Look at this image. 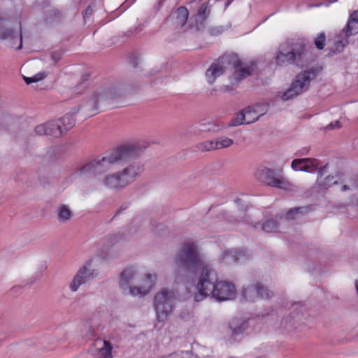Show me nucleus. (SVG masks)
<instances>
[{
    "label": "nucleus",
    "instance_id": "nucleus-23",
    "mask_svg": "<svg viewBox=\"0 0 358 358\" xmlns=\"http://www.w3.org/2000/svg\"><path fill=\"white\" fill-rule=\"evenodd\" d=\"M229 327L232 332V336L236 339L237 336L243 334L248 328V322L240 319H233L229 322Z\"/></svg>",
    "mask_w": 358,
    "mask_h": 358
},
{
    "label": "nucleus",
    "instance_id": "nucleus-48",
    "mask_svg": "<svg viewBox=\"0 0 358 358\" xmlns=\"http://www.w3.org/2000/svg\"><path fill=\"white\" fill-rule=\"evenodd\" d=\"M350 181L352 182L351 185L352 187H358V175L354 176L351 179Z\"/></svg>",
    "mask_w": 358,
    "mask_h": 358
},
{
    "label": "nucleus",
    "instance_id": "nucleus-35",
    "mask_svg": "<svg viewBox=\"0 0 358 358\" xmlns=\"http://www.w3.org/2000/svg\"><path fill=\"white\" fill-rule=\"evenodd\" d=\"M135 270L133 267H128L126 268L122 273H121V283L127 285L128 282L133 278V277L135 275Z\"/></svg>",
    "mask_w": 358,
    "mask_h": 358
},
{
    "label": "nucleus",
    "instance_id": "nucleus-6",
    "mask_svg": "<svg viewBox=\"0 0 358 358\" xmlns=\"http://www.w3.org/2000/svg\"><path fill=\"white\" fill-rule=\"evenodd\" d=\"M255 178L267 186L287 189L291 184L285 179L282 170H276L266 166L259 167L255 172Z\"/></svg>",
    "mask_w": 358,
    "mask_h": 358
},
{
    "label": "nucleus",
    "instance_id": "nucleus-9",
    "mask_svg": "<svg viewBox=\"0 0 358 358\" xmlns=\"http://www.w3.org/2000/svg\"><path fill=\"white\" fill-rule=\"evenodd\" d=\"M143 165L138 162H134L122 171H118L124 188L132 184L143 172Z\"/></svg>",
    "mask_w": 358,
    "mask_h": 358
},
{
    "label": "nucleus",
    "instance_id": "nucleus-8",
    "mask_svg": "<svg viewBox=\"0 0 358 358\" xmlns=\"http://www.w3.org/2000/svg\"><path fill=\"white\" fill-rule=\"evenodd\" d=\"M272 292L259 282L244 287L241 290V296L245 301L254 302L258 299H268Z\"/></svg>",
    "mask_w": 358,
    "mask_h": 358
},
{
    "label": "nucleus",
    "instance_id": "nucleus-5",
    "mask_svg": "<svg viewBox=\"0 0 358 358\" xmlns=\"http://www.w3.org/2000/svg\"><path fill=\"white\" fill-rule=\"evenodd\" d=\"M176 298L172 289L163 288L157 292L154 297V308L159 322H164L173 312Z\"/></svg>",
    "mask_w": 358,
    "mask_h": 358
},
{
    "label": "nucleus",
    "instance_id": "nucleus-27",
    "mask_svg": "<svg viewBox=\"0 0 358 358\" xmlns=\"http://www.w3.org/2000/svg\"><path fill=\"white\" fill-rule=\"evenodd\" d=\"M79 110V108H73L72 113L66 114L62 119L59 120L61 121V124L65 132L75 126L76 120L74 115L78 113Z\"/></svg>",
    "mask_w": 358,
    "mask_h": 358
},
{
    "label": "nucleus",
    "instance_id": "nucleus-46",
    "mask_svg": "<svg viewBox=\"0 0 358 358\" xmlns=\"http://www.w3.org/2000/svg\"><path fill=\"white\" fill-rule=\"evenodd\" d=\"M108 240L111 242L112 244L117 242L120 238L118 234H112L108 236Z\"/></svg>",
    "mask_w": 358,
    "mask_h": 358
},
{
    "label": "nucleus",
    "instance_id": "nucleus-29",
    "mask_svg": "<svg viewBox=\"0 0 358 358\" xmlns=\"http://www.w3.org/2000/svg\"><path fill=\"white\" fill-rule=\"evenodd\" d=\"M350 36L345 33V29H343L339 35L337 37V39H336L334 45L336 51L338 52H340L343 51V48L348 44V38Z\"/></svg>",
    "mask_w": 358,
    "mask_h": 358
},
{
    "label": "nucleus",
    "instance_id": "nucleus-50",
    "mask_svg": "<svg viewBox=\"0 0 358 358\" xmlns=\"http://www.w3.org/2000/svg\"><path fill=\"white\" fill-rule=\"evenodd\" d=\"M231 2V0H228L225 4V7L226 8L228 7L230 5Z\"/></svg>",
    "mask_w": 358,
    "mask_h": 358
},
{
    "label": "nucleus",
    "instance_id": "nucleus-51",
    "mask_svg": "<svg viewBox=\"0 0 358 358\" xmlns=\"http://www.w3.org/2000/svg\"><path fill=\"white\" fill-rule=\"evenodd\" d=\"M355 286H356V289H357V292H358V280H356Z\"/></svg>",
    "mask_w": 358,
    "mask_h": 358
},
{
    "label": "nucleus",
    "instance_id": "nucleus-14",
    "mask_svg": "<svg viewBox=\"0 0 358 358\" xmlns=\"http://www.w3.org/2000/svg\"><path fill=\"white\" fill-rule=\"evenodd\" d=\"M328 164H326L319 169L318 176L317 179V183L319 186L322 187L324 189H327L334 185L344 182V180H342L341 177L338 175L336 176H327L324 179L322 178L324 173H327Z\"/></svg>",
    "mask_w": 358,
    "mask_h": 358
},
{
    "label": "nucleus",
    "instance_id": "nucleus-28",
    "mask_svg": "<svg viewBox=\"0 0 358 358\" xmlns=\"http://www.w3.org/2000/svg\"><path fill=\"white\" fill-rule=\"evenodd\" d=\"M344 29L349 36L358 33V10L353 12L350 15L346 29Z\"/></svg>",
    "mask_w": 358,
    "mask_h": 358
},
{
    "label": "nucleus",
    "instance_id": "nucleus-18",
    "mask_svg": "<svg viewBox=\"0 0 358 358\" xmlns=\"http://www.w3.org/2000/svg\"><path fill=\"white\" fill-rule=\"evenodd\" d=\"M269 108L268 103H258L253 106H249L245 108L248 117L257 118V121L260 117L266 114Z\"/></svg>",
    "mask_w": 358,
    "mask_h": 358
},
{
    "label": "nucleus",
    "instance_id": "nucleus-36",
    "mask_svg": "<svg viewBox=\"0 0 358 358\" xmlns=\"http://www.w3.org/2000/svg\"><path fill=\"white\" fill-rule=\"evenodd\" d=\"M57 346V340L55 338H48L45 341L42 345V350L43 352H48L55 350Z\"/></svg>",
    "mask_w": 358,
    "mask_h": 358
},
{
    "label": "nucleus",
    "instance_id": "nucleus-41",
    "mask_svg": "<svg viewBox=\"0 0 358 358\" xmlns=\"http://www.w3.org/2000/svg\"><path fill=\"white\" fill-rule=\"evenodd\" d=\"M307 161V159H295L292 161L291 166L294 171H302L303 165Z\"/></svg>",
    "mask_w": 358,
    "mask_h": 358
},
{
    "label": "nucleus",
    "instance_id": "nucleus-45",
    "mask_svg": "<svg viewBox=\"0 0 358 358\" xmlns=\"http://www.w3.org/2000/svg\"><path fill=\"white\" fill-rule=\"evenodd\" d=\"M341 124L338 120H336L334 122H331L328 126L327 128L329 129H334L336 128H341Z\"/></svg>",
    "mask_w": 358,
    "mask_h": 358
},
{
    "label": "nucleus",
    "instance_id": "nucleus-16",
    "mask_svg": "<svg viewBox=\"0 0 358 358\" xmlns=\"http://www.w3.org/2000/svg\"><path fill=\"white\" fill-rule=\"evenodd\" d=\"M257 121V118H251L248 117L245 108L236 113L235 117H233L226 126V128L238 127L243 124H250Z\"/></svg>",
    "mask_w": 358,
    "mask_h": 358
},
{
    "label": "nucleus",
    "instance_id": "nucleus-4",
    "mask_svg": "<svg viewBox=\"0 0 358 358\" xmlns=\"http://www.w3.org/2000/svg\"><path fill=\"white\" fill-rule=\"evenodd\" d=\"M275 62L278 65L295 64L303 67L310 62L309 52L306 43L297 41L292 44L285 43L280 45Z\"/></svg>",
    "mask_w": 358,
    "mask_h": 358
},
{
    "label": "nucleus",
    "instance_id": "nucleus-47",
    "mask_svg": "<svg viewBox=\"0 0 358 358\" xmlns=\"http://www.w3.org/2000/svg\"><path fill=\"white\" fill-rule=\"evenodd\" d=\"M92 13H93V9H92V6H88L84 13V15H83L84 19H85L87 17H90L92 14Z\"/></svg>",
    "mask_w": 358,
    "mask_h": 358
},
{
    "label": "nucleus",
    "instance_id": "nucleus-43",
    "mask_svg": "<svg viewBox=\"0 0 358 358\" xmlns=\"http://www.w3.org/2000/svg\"><path fill=\"white\" fill-rule=\"evenodd\" d=\"M34 131L38 135H48L47 123L38 125L35 127Z\"/></svg>",
    "mask_w": 358,
    "mask_h": 358
},
{
    "label": "nucleus",
    "instance_id": "nucleus-7",
    "mask_svg": "<svg viewBox=\"0 0 358 358\" xmlns=\"http://www.w3.org/2000/svg\"><path fill=\"white\" fill-rule=\"evenodd\" d=\"M98 275L96 270L92 268V262H87L81 266L69 284L70 289L75 292L78 291L79 287L90 280H92Z\"/></svg>",
    "mask_w": 358,
    "mask_h": 358
},
{
    "label": "nucleus",
    "instance_id": "nucleus-53",
    "mask_svg": "<svg viewBox=\"0 0 358 358\" xmlns=\"http://www.w3.org/2000/svg\"><path fill=\"white\" fill-rule=\"evenodd\" d=\"M257 358H264V357H257Z\"/></svg>",
    "mask_w": 358,
    "mask_h": 358
},
{
    "label": "nucleus",
    "instance_id": "nucleus-52",
    "mask_svg": "<svg viewBox=\"0 0 358 358\" xmlns=\"http://www.w3.org/2000/svg\"><path fill=\"white\" fill-rule=\"evenodd\" d=\"M3 21V19H2L1 17H0V25H1V24H2Z\"/></svg>",
    "mask_w": 358,
    "mask_h": 358
},
{
    "label": "nucleus",
    "instance_id": "nucleus-10",
    "mask_svg": "<svg viewBox=\"0 0 358 358\" xmlns=\"http://www.w3.org/2000/svg\"><path fill=\"white\" fill-rule=\"evenodd\" d=\"M322 71L321 66L312 67L297 74L289 90H302L309 87L311 80Z\"/></svg>",
    "mask_w": 358,
    "mask_h": 358
},
{
    "label": "nucleus",
    "instance_id": "nucleus-44",
    "mask_svg": "<svg viewBox=\"0 0 358 358\" xmlns=\"http://www.w3.org/2000/svg\"><path fill=\"white\" fill-rule=\"evenodd\" d=\"M62 53L59 51L52 52L51 57L55 62H58L62 58Z\"/></svg>",
    "mask_w": 358,
    "mask_h": 358
},
{
    "label": "nucleus",
    "instance_id": "nucleus-26",
    "mask_svg": "<svg viewBox=\"0 0 358 358\" xmlns=\"http://www.w3.org/2000/svg\"><path fill=\"white\" fill-rule=\"evenodd\" d=\"M81 336L85 339H93L96 337V327L92 324L91 320L83 322L81 328Z\"/></svg>",
    "mask_w": 358,
    "mask_h": 358
},
{
    "label": "nucleus",
    "instance_id": "nucleus-39",
    "mask_svg": "<svg viewBox=\"0 0 358 358\" xmlns=\"http://www.w3.org/2000/svg\"><path fill=\"white\" fill-rule=\"evenodd\" d=\"M48 76V73L45 71L39 72L34 75L33 77H24V80L27 84L31 83H36L42 80Z\"/></svg>",
    "mask_w": 358,
    "mask_h": 358
},
{
    "label": "nucleus",
    "instance_id": "nucleus-37",
    "mask_svg": "<svg viewBox=\"0 0 358 358\" xmlns=\"http://www.w3.org/2000/svg\"><path fill=\"white\" fill-rule=\"evenodd\" d=\"M262 230L267 233L275 232L278 230V225L273 220H266L262 224Z\"/></svg>",
    "mask_w": 358,
    "mask_h": 358
},
{
    "label": "nucleus",
    "instance_id": "nucleus-38",
    "mask_svg": "<svg viewBox=\"0 0 358 358\" xmlns=\"http://www.w3.org/2000/svg\"><path fill=\"white\" fill-rule=\"evenodd\" d=\"M300 93L298 91H279L278 97L285 101L297 96Z\"/></svg>",
    "mask_w": 358,
    "mask_h": 358
},
{
    "label": "nucleus",
    "instance_id": "nucleus-33",
    "mask_svg": "<svg viewBox=\"0 0 358 358\" xmlns=\"http://www.w3.org/2000/svg\"><path fill=\"white\" fill-rule=\"evenodd\" d=\"M58 218L59 221L65 222L69 220L72 216V212L69 208L65 205L62 204L57 207V209Z\"/></svg>",
    "mask_w": 358,
    "mask_h": 358
},
{
    "label": "nucleus",
    "instance_id": "nucleus-15",
    "mask_svg": "<svg viewBox=\"0 0 358 358\" xmlns=\"http://www.w3.org/2000/svg\"><path fill=\"white\" fill-rule=\"evenodd\" d=\"M156 279L155 275L147 273L142 287H133L130 288V293L134 296H143L149 293L154 285Z\"/></svg>",
    "mask_w": 358,
    "mask_h": 358
},
{
    "label": "nucleus",
    "instance_id": "nucleus-3",
    "mask_svg": "<svg viewBox=\"0 0 358 358\" xmlns=\"http://www.w3.org/2000/svg\"><path fill=\"white\" fill-rule=\"evenodd\" d=\"M231 66L234 67L235 71L229 77V80L231 85H236L255 71L256 63L243 64L236 54L224 55L206 70V76L208 82L213 83L217 77L222 75L225 70Z\"/></svg>",
    "mask_w": 358,
    "mask_h": 358
},
{
    "label": "nucleus",
    "instance_id": "nucleus-11",
    "mask_svg": "<svg viewBox=\"0 0 358 358\" xmlns=\"http://www.w3.org/2000/svg\"><path fill=\"white\" fill-rule=\"evenodd\" d=\"M113 345L107 340L96 338L89 348L94 358H112Z\"/></svg>",
    "mask_w": 358,
    "mask_h": 358
},
{
    "label": "nucleus",
    "instance_id": "nucleus-32",
    "mask_svg": "<svg viewBox=\"0 0 358 358\" xmlns=\"http://www.w3.org/2000/svg\"><path fill=\"white\" fill-rule=\"evenodd\" d=\"M196 148L201 152H211L217 150L215 138L197 143L196 145Z\"/></svg>",
    "mask_w": 358,
    "mask_h": 358
},
{
    "label": "nucleus",
    "instance_id": "nucleus-34",
    "mask_svg": "<svg viewBox=\"0 0 358 358\" xmlns=\"http://www.w3.org/2000/svg\"><path fill=\"white\" fill-rule=\"evenodd\" d=\"M310 211V208L308 206H301L291 208L286 214V218L287 220L295 219L294 215L296 214L307 213Z\"/></svg>",
    "mask_w": 358,
    "mask_h": 358
},
{
    "label": "nucleus",
    "instance_id": "nucleus-2",
    "mask_svg": "<svg viewBox=\"0 0 358 358\" xmlns=\"http://www.w3.org/2000/svg\"><path fill=\"white\" fill-rule=\"evenodd\" d=\"M146 146L139 142L117 146L102 157H97L81 165L76 173L80 176H96L106 172L114 164L127 162L140 156Z\"/></svg>",
    "mask_w": 358,
    "mask_h": 358
},
{
    "label": "nucleus",
    "instance_id": "nucleus-19",
    "mask_svg": "<svg viewBox=\"0 0 358 358\" xmlns=\"http://www.w3.org/2000/svg\"><path fill=\"white\" fill-rule=\"evenodd\" d=\"M210 13V8L208 2L202 3L199 8L197 13L194 17L195 27L197 31L202 29L203 23L209 16Z\"/></svg>",
    "mask_w": 358,
    "mask_h": 358
},
{
    "label": "nucleus",
    "instance_id": "nucleus-42",
    "mask_svg": "<svg viewBox=\"0 0 358 358\" xmlns=\"http://www.w3.org/2000/svg\"><path fill=\"white\" fill-rule=\"evenodd\" d=\"M193 355L189 351L180 352L178 353L171 354L164 358H192Z\"/></svg>",
    "mask_w": 358,
    "mask_h": 358
},
{
    "label": "nucleus",
    "instance_id": "nucleus-20",
    "mask_svg": "<svg viewBox=\"0 0 358 358\" xmlns=\"http://www.w3.org/2000/svg\"><path fill=\"white\" fill-rule=\"evenodd\" d=\"M100 92L103 95V102L108 101L109 104L120 103L128 96L125 91H101Z\"/></svg>",
    "mask_w": 358,
    "mask_h": 358
},
{
    "label": "nucleus",
    "instance_id": "nucleus-17",
    "mask_svg": "<svg viewBox=\"0 0 358 358\" xmlns=\"http://www.w3.org/2000/svg\"><path fill=\"white\" fill-rule=\"evenodd\" d=\"M101 182L108 189H122L124 188L118 172L106 175Z\"/></svg>",
    "mask_w": 358,
    "mask_h": 358
},
{
    "label": "nucleus",
    "instance_id": "nucleus-22",
    "mask_svg": "<svg viewBox=\"0 0 358 358\" xmlns=\"http://www.w3.org/2000/svg\"><path fill=\"white\" fill-rule=\"evenodd\" d=\"M190 129L194 135H199V132L217 131L220 129L218 125L212 122H200L198 125H192Z\"/></svg>",
    "mask_w": 358,
    "mask_h": 358
},
{
    "label": "nucleus",
    "instance_id": "nucleus-1",
    "mask_svg": "<svg viewBox=\"0 0 358 358\" xmlns=\"http://www.w3.org/2000/svg\"><path fill=\"white\" fill-rule=\"evenodd\" d=\"M173 263L177 276L199 274L194 301L199 302L207 296H211L221 302L236 297L235 285L227 280H218L216 271L206 261L196 242L188 241L182 243L173 257Z\"/></svg>",
    "mask_w": 358,
    "mask_h": 358
},
{
    "label": "nucleus",
    "instance_id": "nucleus-12",
    "mask_svg": "<svg viewBox=\"0 0 358 358\" xmlns=\"http://www.w3.org/2000/svg\"><path fill=\"white\" fill-rule=\"evenodd\" d=\"M103 103V95L101 92H92L87 100L78 108L81 109L86 116L91 117L99 112V106Z\"/></svg>",
    "mask_w": 358,
    "mask_h": 358
},
{
    "label": "nucleus",
    "instance_id": "nucleus-21",
    "mask_svg": "<svg viewBox=\"0 0 358 358\" xmlns=\"http://www.w3.org/2000/svg\"><path fill=\"white\" fill-rule=\"evenodd\" d=\"M224 259H229L233 263L243 262L249 259V256L245 252L241 249H235L226 251L224 253Z\"/></svg>",
    "mask_w": 358,
    "mask_h": 358
},
{
    "label": "nucleus",
    "instance_id": "nucleus-25",
    "mask_svg": "<svg viewBox=\"0 0 358 358\" xmlns=\"http://www.w3.org/2000/svg\"><path fill=\"white\" fill-rule=\"evenodd\" d=\"M47 123L48 135L54 137H60L65 131L59 120H53Z\"/></svg>",
    "mask_w": 358,
    "mask_h": 358
},
{
    "label": "nucleus",
    "instance_id": "nucleus-31",
    "mask_svg": "<svg viewBox=\"0 0 358 358\" xmlns=\"http://www.w3.org/2000/svg\"><path fill=\"white\" fill-rule=\"evenodd\" d=\"M307 162L303 164L302 171L313 173L315 171H319V169L321 168L320 162L318 159L315 158H306Z\"/></svg>",
    "mask_w": 358,
    "mask_h": 358
},
{
    "label": "nucleus",
    "instance_id": "nucleus-24",
    "mask_svg": "<svg viewBox=\"0 0 358 358\" xmlns=\"http://www.w3.org/2000/svg\"><path fill=\"white\" fill-rule=\"evenodd\" d=\"M189 15L187 9L181 6L178 8L173 14L171 17L175 20L174 23L177 27H182L187 22Z\"/></svg>",
    "mask_w": 358,
    "mask_h": 358
},
{
    "label": "nucleus",
    "instance_id": "nucleus-13",
    "mask_svg": "<svg viewBox=\"0 0 358 358\" xmlns=\"http://www.w3.org/2000/svg\"><path fill=\"white\" fill-rule=\"evenodd\" d=\"M0 38L6 41L8 46L20 50L22 46V36L21 29L13 30L8 27L0 29Z\"/></svg>",
    "mask_w": 358,
    "mask_h": 358
},
{
    "label": "nucleus",
    "instance_id": "nucleus-40",
    "mask_svg": "<svg viewBox=\"0 0 358 358\" xmlns=\"http://www.w3.org/2000/svg\"><path fill=\"white\" fill-rule=\"evenodd\" d=\"M326 37L324 33H320L315 39L314 43L318 50H322L324 48Z\"/></svg>",
    "mask_w": 358,
    "mask_h": 358
},
{
    "label": "nucleus",
    "instance_id": "nucleus-30",
    "mask_svg": "<svg viewBox=\"0 0 358 358\" xmlns=\"http://www.w3.org/2000/svg\"><path fill=\"white\" fill-rule=\"evenodd\" d=\"M215 140L217 150L228 148L234 144V139L226 136L215 137Z\"/></svg>",
    "mask_w": 358,
    "mask_h": 358
},
{
    "label": "nucleus",
    "instance_id": "nucleus-49",
    "mask_svg": "<svg viewBox=\"0 0 358 358\" xmlns=\"http://www.w3.org/2000/svg\"><path fill=\"white\" fill-rule=\"evenodd\" d=\"M348 189H350V187H349V185H342L341 189V190L342 192H345V191L348 190Z\"/></svg>",
    "mask_w": 358,
    "mask_h": 358
}]
</instances>
